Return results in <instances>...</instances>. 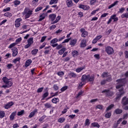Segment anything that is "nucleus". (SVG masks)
I'll return each mask as SVG.
<instances>
[{
	"instance_id": "1",
	"label": "nucleus",
	"mask_w": 128,
	"mask_h": 128,
	"mask_svg": "<svg viewBox=\"0 0 128 128\" xmlns=\"http://www.w3.org/2000/svg\"><path fill=\"white\" fill-rule=\"evenodd\" d=\"M116 82H118V84L116 86V88L119 90V92L116 93V101L118 102V100H120L122 96H124V94H126V92L124 90V88H122V86L126 84V78H122L117 80Z\"/></svg>"
},
{
	"instance_id": "2",
	"label": "nucleus",
	"mask_w": 128,
	"mask_h": 128,
	"mask_svg": "<svg viewBox=\"0 0 128 128\" xmlns=\"http://www.w3.org/2000/svg\"><path fill=\"white\" fill-rule=\"evenodd\" d=\"M2 80L5 84V85H3L1 88H8L12 86L13 83L10 80V79L6 77H4L2 78Z\"/></svg>"
},
{
	"instance_id": "3",
	"label": "nucleus",
	"mask_w": 128,
	"mask_h": 128,
	"mask_svg": "<svg viewBox=\"0 0 128 128\" xmlns=\"http://www.w3.org/2000/svg\"><path fill=\"white\" fill-rule=\"evenodd\" d=\"M105 52L108 56H112V54L114 52V48H112L110 46L106 47Z\"/></svg>"
},
{
	"instance_id": "4",
	"label": "nucleus",
	"mask_w": 128,
	"mask_h": 128,
	"mask_svg": "<svg viewBox=\"0 0 128 128\" xmlns=\"http://www.w3.org/2000/svg\"><path fill=\"white\" fill-rule=\"evenodd\" d=\"M112 20H114V22H118V18L116 17V14H113L111 16L110 18L107 22L108 24H110L112 22Z\"/></svg>"
},
{
	"instance_id": "5",
	"label": "nucleus",
	"mask_w": 128,
	"mask_h": 128,
	"mask_svg": "<svg viewBox=\"0 0 128 128\" xmlns=\"http://www.w3.org/2000/svg\"><path fill=\"white\" fill-rule=\"evenodd\" d=\"M102 93H105L106 96H112L114 94V92L110 91V90H104L102 92Z\"/></svg>"
},
{
	"instance_id": "6",
	"label": "nucleus",
	"mask_w": 128,
	"mask_h": 128,
	"mask_svg": "<svg viewBox=\"0 0 128 128\" xmlns=\"http://www.w3.org/2000/svg\"><path fill=\"white\" fill-rule=\"evenodd\" d=\"M80 32L82 33L81 36L82 38H86L87 36H88V32L84 28H80Z\"/></svg>"
},
{
	"instance_id": "7",
	"label": "nucleus",
	"mask_w": 128,
	"mask_h": 128,
	"mask_svg": "<svg viewBox=\"0 0 128 128\" xmlns=\"http://www.w3.org/2000/svg\"><path fill=\"white\" fill-rule=\"evenodd\" d=\"M13 104H14V102H10L4 104V108L6 110H8V108H10L12 106Z\"/></svg>"
},
{
	"instance_id": "8",
	"label": "nucleus",
	"mask_w": 128,
	"mask_h": 128,
	"mask_svg": "<svg viewBox=\"0 0 128 128\" xmlns=\"http://www.w3.org/2000/svg\"><path fill=\"white\" fill-rule=\"evenodd\" d=\"M20 22H22V18H18L15 20V26L16 28H20Z\"/></svg>"
},
{
	"instance_id": "9",
	"label": "nucleus",
	"mask_w": 128,
	"mask_h": 128,
	"mask_svg": "<svg viewBox=\"0 0 128 128\" xmlns=\"http://www.w3.org/2000/svg\"><path fill=\"white\" fill-rule=\"evenodd\" d=\"M122 104L124 106H126V104H128V98H126V96H124L122 98Z\"/></svg>"
},
{
	"instance_id": "10",
	"label": "nucleus",
	"mask_w": 128,
	"mask_h": 128,
	"mask_svg": "<svg viewBox=\"0 0 128 128\" xmlns=\"http://www.w3.org/2000/svg\"><path fill=\"white\" fill-rule=\"evenodd\" d=\"M88 75H86L84 74L83 76H82V78H81V80H82V82H86V80L88 81Z\"/></svg>"
},
{
	"instance_id": "11",
	"label": "nucleus",
	"mask_w": 128,
	"mask_h": 128,
	"mask_svg": "<svg viewBox=\"0 0 128 128\" xmlns=\"http://www.w3.org/2000/svg\"><path fill=\"white\" fill-rule=\"evenodd\" d=\"M36 114H38V109L34 110L28 116L29 118H32Z\"/></svg>"
},
{
	"instance_id": "12",
	"label": "nucleus",
	"mask_w": 128,
	"mask_h": 128,
	"mask_svg": "<svg viewBox=\"0 0 128 128\" xmlns=\"http://www.w3.org/2000/svg\"><path fill=\"white\" fill-rule=\"evenodd\" d=\"M12 56H16L18 54V48H13L12 49Z\"/></svg>"
},
{
	"instance_id": "13",
	"label": "nucleus",
	"mask_w": 128,
	"mask_h": 128,
	"mask_svg": "<svg viewBox=\"0 0 128 128\" xmlns=\"http://www.w3.org/2000/svg\"><path fill=\"white\" fill-rule=\"evenodd\" d=\"M86 40L84 39L82 40L80 44V48H86Z\"/></svg>"
},
{
	"instance_id": "14",
	"label": "nucleus",
	"mask_w": 128,
	"mask_h": 128,
	"mask_svg": "<svg viewBox=\"0 0 128 128\" xmlns=\"http://www.w3.org/2000/svg\"><path fill=\"white\" fill-rule=\"evenodd\" d=\"M16 112H12L10 116V120H14V116H16Z\"/></svg>"
},
{
	"instance_id": "15",
	"label": "nucleus",
	"mask_w": 128,
	"mask_h": 128,
	"mask_svg": "<svg viewBox=\"0 0 128 128\" xmlns=\"http://www.w3.org/2000/svg\"><path fill=\"white\" fill-rule=\"evenodd\" d=\"M32 60L30 59H28V60L25 63V66L26 68H28V66H30V64H32Z\"/></svg>"
},
{
	"instance_id": "16",
	"label": "nucleus",
	"mask_w": 128,
	"mask_h": 128,
	"mask_svg": "<svg viewBox=\"0 0 128 128\" xmlns=\"http://www.w3.org/2000/svg\"><path fill=\"white\" fill-rule=\"evenodd\" d=\"M67 6L68 8H71L72 6V0H66Z\"/></svg>"
},
{
	"instance_id": "17",
	"label": "nucleus",
	"mask_w": 128,
	"mask_h": 128,
	"mask_svg": "<svg viewBox=\"0 0 128 128\" xmlns=\"http://www.w3.org/2000/svg\"><path fill=\"white\" fill-rule=\"evenodd\" d=\"M88 76H89V77H88V82H94V75H90L88 74Z\"/></svg>"
},
{
	"instance_id": "18",
	"label": "nucleus",
	"mask_w": 128,
	"mask_h": 128,
	"mask_svg": "<svg viewBox=\"0 0 128 128\" xmlns=\"http://www.w3.org/2000/svg\"><path fill=\"white\" fill-rule=\"evenodd\" d=\"M76 44V39L74 38L70 42V45L74 46Z\"/></svg>"
},
{
	"instance_id": "19",
	"label": "nucleus",
	"mask_w": 128,
	"mask_h": 128,
	"mask_svg": "<svg viewBox=\"0 0 128 128\" xmlns=\"http://www.w3.org/2000/svg\"><path fill=\"white\" fill-rule=\"evenodd\" d=\"M25 16V18L26 20V18H28L30 16L31 14H32V10L29 11L28 13H26Z\"/></svg>"
},
{
	"instance_id": "20",
	"label": "nucleus",
	"mask_w": 128,
	"mask_h": 128,
	"mask_svg": "<svg viewBox=\"0 0 128 128\" xmlns=\"http://www.w3.org/2000/svg\"><path fill=\"white\" fill-rule=\"evenodd\" d=\"M46 18V14H42L40 15V18L38 20V22H42L43 20H44Z\"/></svg>"
},
{
	"instance_id": "21",
	"label": "nucleus",
	"mask_w": 128,
	"mask_h": 128,
	"mask_svg": "<svg viewBox=\"0 0 128 128\" xmlns=\"http://www.w3.org/2000/svg\"><path fill=\"white\" fill-rule=\"evenodd\" d=\"M114 112L116 114H120L122 113V109L117 108L114 110Z\"/></svg>"
},
{
	"instance_id": "22",
	"label": "nucleus",
	"mask_w": 128,
	"mask_h": 128,
	"mask_svg": "<svg viewBox=\"0 0 128 128\" xmlns=\"http://www.w3.org/2000/svg\"><path fill=\"white\" fill-rule=\"evenodd\" d=\"M118 4V1L116 0L115 2H114L113 4H112L111 5H110L108 8L110 10L112 8H114L115 6H117Z\"/></svg>"
},
{
	"instance_id": "23",
	"label": "nucleus",
	"mask_w": 128,
	"mask_h": 128,
	"mask_svg": "<svg viewBox=\"0 0 128 128\" xmlns=\"http://www.w3.org/2000/svg\"><path fill=\"white\" fill-rule=\"evenodd\" d=\"M80 8H82L84 10H88V6L82 5V4H80L79 6Z\"/></svg>"
},
{
	"instance_id": "24",
	"label": "nucleus",
	"mask_w": 128,
	"mask_h": 128,
	"mask_svg": "<svg viewBox=\"0 0 128 128\" xmlns=\"http://www.w3.org/2000/svg\"><path fill=\"white\" fill-rule=\"evenodd\" d=\"M50 20H52V22H54V20H56V14H52L49 16Z\"/></svg>"
},
{
	"instance_id": "25",
	"label": "nucleus",
	"mask_w": 128,
	"mask_h": 128,
	"mask_svg": "<svg viewBox=\"0 0 128 128\" xmlns=\"http://www.w3.org/2000/svg\"><path fill=\"white\" fill-rule=\"evenodd\" d=\"M66 50V48H63L61 50H60L58 53L60 54V56H62L65 52Z\"/></svg>"
},
{
	"instance_id": "26",
	"label": "nucleus",
	"mask_w": 128,
	"mask_h": 128,
	"mask_svg": "<svg viewBox=\"0 0 128 128\" xmlns=\"http://www.w3.org/2000/svg\"><path fill=\"white\" fill-rule=\"evenodd\" d=\"M122 18H128V12H125L121 15Z\"/></svg>"
},
{
	"instance_id": "27",
	"label": "nucleus",
	"mask_w": 128,
	"mask_h": 128,
	"mask_svg": "<svg viewBox=\"0 0 128 128\" xmlns=\"http://www.w3.org/2000/svg\"><path fill=\"white\" fill-rule=\"evenodd\" d=\"M90 124V119L86 118L85 120L84 126H88Z\"/></svg>"
},
{
	"instance_id": "28",
	"label": "nucleus",
	"mask_w": 128,
	"mask_h": 128,
	"mask_svg": "<svg viewBox=\"0 0 128 128\" xmlns=\"http://www.w3.org/2000/svg\"><path fill=\"white\" fill-rule=\"evenodd\" d=\"M6 116V112L4 111L0 110V118H3Z\"/></svg>"
},
{
	"instance_id": "29",
	"label": "nucleus",
	"mask_w": 128,
	"mask_h": 128,
	"mask_svg": "<svg viewBox=\"0 0 128 128\" xmlns=\"http://www.w3.org/2000/svg\"><path fill=\"white\" fill-rule=\"evenodd\" d=\"M38 49L37 48L34 49L31 52L32 54V56H36V54H38Z\"/></svg>"
},
{
	"instance_id": "30",
	"label": "nucleus",
	"mask_w": 128,
	"mask_h": 128,
	"mask_svg": "<svg viewBox=\"0 0 128 128\" xmlns=\"http://www.w3.org/2000/svg\"><path fill=\"white\" fill-rule=\"evenodd\" d=\"M52 102H53V104H58V102H60V99H58V98H53L52 100Z\"/></svg>"
},
{
	"instance_id": "31",
	"label": "nucleus",
	"mask_w": 128,
	"mask_h": 128,
	"mask_svg": "<svg viewBox=\"0 0 128 128\" xmlns=\"http://www.w3.org/2000/svg\"><path fill=\"white\" fill-rule=\"evenodd\" d=\"M44 106L46 108H52V104L50 103H46L44 104Z\"/></svg>"
},
{
	"instance_id": "32",
	"label": "nucleus",
	"mask_w": 128,
	"mask_h": 128,
	"mask_svg": "<svg viewBox=\"0 0 128 128\" xmlns=\"http://www.w3.org/2000/svg\"><path fill=\"white\" fill-rule=\"evenodd\" d=\"M84 70V66L77 68L76 70V72H82V70Z\"/></svg>"
},
{
	"instance_id": "33",
	"label": "nucleus",
	"mask_w": 128,
	"mask_h": 128,
	"mask_svg": "<svg viewBox=\"0 0 128 128\" xmlns=\"http://www.w3.org/2000/svg\"><path fill=\"white\" fill-rule=\"evenodd\" d=\"M12 14L10 12H8L4 14V16H6V18H12Z\"/></svg>"
},
{
	"instance_id": "34",
	"label": "nucleus",
	"mask_w": 128,
	"mask_h": 128,
	"mask_svg": "<svg viewBox=\"0 0 128 128\" xmlns=\"http://www.w3.org/2000/svg\"><path fill=\"white\" fill-rule=\"evenodd\" d=\"M72 56L74 58H76V56H78V52L76 50H74L72 52Z\"/></svg>"
},
{
	"instance_id": "35",
	"label": "nucleus",
	"mask_w": 128,
	"mask_h": 128,
	"mask_svg": "<svg viewBox=\"0 0 128 128\" xmlns=\"http://www.w3.org/2000/svg\"><path fill=\"white\" fill-rule=\"evenodd\" d=\"M28 42L29 44H30V46H32V44H34V38H30L28 40Z\"/></svg>"
},
{
	"instance_id": "36",
	"label": "nucleus",
	"mask_w": 128,
	"mask_h": 128,
	"mask_svg": "<svg viewBox=\"0 0 128 128\" xmlns=\"http://www.w3.org/2000/svg\"><path fill=\"white\" fill-rule=\"evenodd\" d=\"M50 46H48L44 48L45 51L44 52V54H50V50H48L47 48H50Z\"/></svg>"
},
{
	"instance_id": "37",
	"label": "nucleus",
	"mask_w": 128,
	"mask_h": 128,
	"mask_svg": "<svg viewBox=\"0 0 128 128\" xmlns=\"http://www.w3.org/2000/svg\"><path fill=\"white\" fill-rule=\"evenodd\" d=\"M91 126H94V128H100V125L98 124V122H93L91 124Z\"/></svg>"
},
{
	"instance_id": "38",
	"label": "nucleus",
	"mask_w": 128,
	"mask_h": 128,
	"mask_svg": "<svg viewBox=\"0 0 128 128\" xmlns=\"http://www.w3.org/2000/svg\"><path fill=\"white\" fill-rule=\"evenodd\" d=\"M60 20V16H58L56 17V20L53 22L52 24H56Z\"/></svg>"
},
{
	"instance_id": "39",
	"label": "nucleus",
	"mask_w": 128,
	"mask_h": 128,
	"mask_svg": "<svg viewBox=\"0 0 128 128\" xmlns=\"http://www.w3.org/2000/svg\"><path fill=\"white\" fill-rule=\"evenodd\" d=\"M58 38H54V39H52L50 42V44H56V42H58Z\"/></svg>"
},
{
	"instance_id": "40",
	"label": "nucleus",
	"mask_w": 128,
	"mask_h": 128,
	"mask_svg": "<svg viewBox=\"0 0 128 128\" xmlns=\"http://www.w3.org/2000/svg\"><path fill=\"white\" fill-rule=\"evenodd\" d=\"M102 108H104V106L102 104H98L96 107V110H102Z\"/></svg>"
},
{
	"instance_id": "41",
	"label": "nucleus",
	"mask_w": 128,
	"mask_h": 128,
	"mask_svg": "<svg viewBox=\"0 0 128 128\" xmlns=\"http://www.w3.org/2000/svg\"><path fill=\"white\" fill-rule=\"evenodd\" d=\"M84 84H86V82L82 80V82L78 86V88H82V86H84Z\"/></svg>"
},
{
	"instance_id": "42",
	"label": "nucleus",
	"mask_w": 128,
	"mask_h": 128,
	"mask_svg": "<svg viewBox=\"0 0 128 128\" xmlns=\"http://www.w3.org/2000/svg\"><path fill=\"white\" fill-rule=\"evenodd\" d=\"M58 0H51L50 2V4L52 6V4H58Z\"/></svg>"
},
{
	"instance_id": "43",
	"label": "nucleus",
	"mask_w": 128,
	"mask_h": 128,
	"mask_svg": "<svg viewBox=\"0 0 128 128\" xmlns=\"http://www.w3.org/2000/svg\"><path fill=\"white\" fill-rule=\"evenodd\" d=\"M113 106H114V104H112L110 106H109L107 108H106V112H108V110H110L112 108Z\"/></svg>"
},
{
	"instance_id": "44",
	"label": "nucleus",
	"mask_w": 128,
	"mask_h": 128,
	"mask_svg": "<svg viewBox=\"0 0 128 128\" xmlns=\"http://www.w3.org/2000/svg\"><path fill=\"white\" fill-rule=\"evenodd\" d=\"M46 118V115L42 116L39 119V122H44V118Z\"/></svg>"
},
{
	"instance_id": "45",
	"label": "nucleus",
	"mask_w": 128,
	"mask_h": 128,
	"mask_svg": "<svg viewBox=\"0 0 128 128\" xmlns=\"http://www.w3.org/2000/svg\"><path fill=\"white\" fill-rule=\"evenodd\" d=\"M64 120H66V118H61L58 120V122L62 124V122H64Z\"/></svg>"
},
{
	"instance_id": "46",
	"label": "nucleus",
	"mask_w": 128,
	"mask_h": 128,
	"mask_svg": "<svg viewBox=\"0 0 128 128\" xmlns=\"http://www.w3.org/2000/svg\"><path fill=\"white\" fill-rule=\"evenodd\" d=\"M20 58H17L16 59H14L13 60V62L14 64H16L18 62H20Z\"/></svg>"
},
{
	"instance_id": "47",
	"label": "nucleus",
	"mask_w": 128,
	"mask_h": 128,
	"mask_svg": "<svg viewBox=\"0 0 128 128\" xmlns=\"http://www.w3.org/2000/svg\"><path fill=\"white\" fill-rule=\"evenodd\" d=\"M30 11L28 8H25L24 10V11L22 12V14L24 15L28 13V12Z\"/></svg>"
},
{
	"instance_id": "48",
	"label": "nucleus",
	"mask_w": 128,
	"mask_h": 128,
	"mask_svg": "<svg viewBox=\"0 0 128 128\" xmlns=\"http://www.w3.org/2000/svg\"><path fill=\"white\" fill-rule=\"evenodd\" d=\"M48 92H46L43 94L42 95L43 98L42 100L46 98H48Z\"/></svg>"
},
{
	"instance_id": "49",
	"label": "nucleus",
	"mask_w": 128,
	"mask_h": 128,
	"mask_svg": "<svg viewBox=\"0 0 128 128\" xmlns=\"http://www.w3.org/2000/svg\"><path fill=\"white\" fill-rule=\"evenodd\" d=\"M24 114V110H22L21 111L18 112L17 116H22Z\"/></svg>"
},
{
	"instance_id": "50",
	"label": "nucleus",
	"mask_w": 128,
	"mask_h": 128,
	"mask_svg": "<svg viewBox=\"0 0 128 128\" xmlns=\"http://www.w3.org/2000/svg\"><path fill=\"white\" fill-rule=\"evenodd\" d=\"M70 78H76V74L74 72H70Z\"/></svg>"
},
{
	"instance_id": "51",
	"label": "nucleus",
	"mask_w": 128,
	"mask_h": 128,
	"mask_svg": "<svg viewBox=\"0 0 128 128\" xmlns=\"http://www.w3.org/2000/svg\"><path fill=\"white\" fill-rule=\"evenodd\" d=\"M16 46V42L12 43L9 46L8 48H12Z\"/></svg>"
},
{
	"instance_id": "52",
	"label": "nucleus",
	"mask_w": 128,
	"mask_h": 128,
	"mask_svg": "<svg viewBox=\"0 0 128 128\" xmlns=\"http://www.w3.org/2000/svg\"><path fill=\"white\" fill-rule=\"evenodd\" d=\"M110 32H112V29L106 30L105 32V34H106V36H110Z\"/></svg>"
},
{
	"instance_id": "53",
	"label": "nucleus",
	"mask_w": 128,
	"mask_h": 128,
	"mask_svg": "<svg viewBox=\"0 0 128 128\" xmlns=\"http://www.w3.org/2000/svg\"><path fill=\"white\" fill-rule=\"evenodd\" d=\"M22 37H20L18 38H17L16 40V44H18L19 42H22Z\"/></svg>"
},
{
	"instance_id": "54",
	"label": "nucleus",
	"mask_w": 128,
	"mask_h": 128,
	"mask_svg": "<svg viewBox=\"0 0 128 128\" xmlns=\"http://www.w3.org/2000/svg\"><path fill=\"white\" fill-rule=\"evenodd\" d=\"M126 8H120L119 9V11H118L119 14H122V12H124Z\"/></svg>"
},
{
	"instance_id": "55",
	"label": "nucleus",
	"mask_w": 128,
	"mask_h": 128,
	"mask_svg": "<svg viewBox=\"0 0 128 128\" xmlns=\"http://www.w3.org/2000/svg\"><path fill=\"white\" fill-rule=\"evenodd\" d=\"M38 2V0H32V6H36Z\"/></svg>"
},
{
	"instance_id": "56",
	"label": "nucleus",
	"mask_w": 128,
	"mask_h": 128,
	"mask_svg": "<svg viewBox=\"0 0 128 128\" xmlns=\"http://www.w3.org/2000/svg\"><path fill=\"white\" fill-rule=\"evenodd\" d=\"M112 116V114L110 112H108L105 114V117L106 118H110Z\"/></svg>"
},
{
	"instance_id": "57",
	"label": "nucleus",
	"mask_w": 128,
	"mask_h": 128,
	"mask_svg": "<svg viewBox=\"0 0 128 128\" xmlns=\"http://www.w3.org/2000/svg\"><path fill=\"white\" fill-rule=\"evenodd\" d=\"M10 7H8L6 8H4L2 11L4 12H10Z\"/></svg>"
},
{
	"instance_id": "58",
	"label": "nucleus",
	"mask_w": 128,
	"mask_h": 128,
	"mask_svg": "<svg viewBox=\"0 0 128 128\" xmlns=\"http://www.w3.org/2000/svg\"><path fill=\"white\" fill-rule=\"evenodd\" d=\"M42 10V6L38 7V8L35 10V12H40V10Z\"/></svg>"
},
{
	"instance_id": "59",
	"label": "nucleus",
	"mask_w": 128,
	"mask_h": 128,
	"mask_svg": "<svg viewBox=\"0 0 128 128\" xmlns=\"http://www.w3.org/2000/svg\"><path fill=\"white\" fill-rule=\"evenodd\" d=\"M20 4V2L18 0H16L14 2V4L15 6H18V4Z\"/></svg>"
},
{
	"instance_id": "60",
	"label": "nucleus",
	"mask_w": 128,
	"mask_h": 128,
	"mask_svg": "<svg viewBox=\"0 0 128 128\" xmlns=\"http://www.w3.org/2000/svg\"><path fill=\"white\" fill-rule=\"evenodd\" d=\"M57 74H58L59 76H64V72H58L57 73Z\"/></svg>"
},
{
	"instance_id": "61",
	"label": "nucleus",
	"mask_w": 128,
	"mask_h": 128,
	"mask_svg": "<svg viewBox=\"0 0 128 128\" xmlns=\"http://www.w3.org/2000/svg\"><path fill=\"white\" fill-rule=\"evenodd\" d=\"M68 90V86H64L62 87L60 89V90H61V92H64V90Z\"/></svg>"
},
{
	"instance_id": "62",
	"label": "nucleus",
	"mask_w": 128,
	"mask_h": 128,
	"mask_svg": "<svg viewBox=\"0 0 128 128\" xmlns=\"http://www.w3.org/2000/svg\"><path fill=\"white\" fill-rule=\"evenodd\" d=\"M62 48V44H60L58 45V44L57 47L56 48V49H57L58 50H60V48Z\"/></svg>"
},
{
	"instance_id": "63",
	"label": "nucleus",
	"mask_w": 128,
	"mask_h": 128,
	"mask_svg": "<svg viewBox=\"0 0 128 128\" xmlns=\"http://www.w3.org/2000/svg\"><path fill=\"white\" fill-rule=\"evenodd\" d=\"M6 68L10 70V68H12V64H7Z\"/></svg>"
},
{
	"instance_id": "64",
	"label": "nucleus",
	"mask_w": 128,
	"mask_h": 128,
	"mask_svg": "<svg viewBox=\"0 0 128 128\" xmlns=\"http://www.w3.org/2000/svg\"><path fill=\"white\" fill-rule=\"evenodd\" d=\"M43 90H44V87L38 88L37 90V92H42Z\"/></svg>"
}]
</instances>
